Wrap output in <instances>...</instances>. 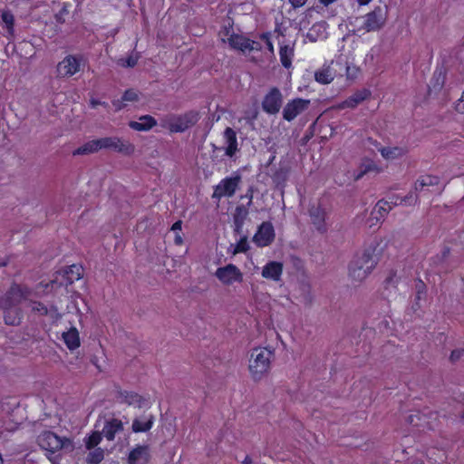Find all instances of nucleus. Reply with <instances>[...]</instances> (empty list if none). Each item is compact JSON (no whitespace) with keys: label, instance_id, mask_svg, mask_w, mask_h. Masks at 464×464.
Returning a JSON list of instances; mask_svg holds the SVG:
<instances>
[{"label":"nucleus","instance_id":"1","mask_svg":"<svg viewBox=\"0 0 464 464\" xmlns=\"http://www.w3.org/2000/svg\"><path fill=\"white\" fill-rule=\"evenodd\" d=\"M102 149L110 150L123 155H131L135 147L130 141L118 137H105L90 140L73 150L75 155H87L99 151Z\"/></svg>","mask_w":464,"mask_h":464},{"label":"nucleus","instance_id":"2","mask_svg":"<svg viewBox=\"0 0 464 464\" xmlns=\"http://www.w3.org/2000/svg\"><path fill=\"white\" fill-rule=\"evenodd\" d=\"M380 243L374 240L367 246L361 256H356L349 266L350 276L358 281H362L374 269L378 263L377 248Z\"/></svg>","mask_w":464,"mask_h":464},{"label":"nucleus","instance_id":"3","mask_svg":"<svg viewBox=\"0 0 464 464\" xmlns=\"http://www.w3.org/2000/svg\"><path fill=\"white\" fill-rule=\"evenodd\" d=\"M274 357V351L267 347H257L252 350L249 372L254 380H260L264 374L269 372Z\"/></svg>","mask_w":464,"mask_h":464},{"label":"nucleus","instance_id":"4","mask_svg":"<svg viewBox=\"0 0 464 464\" xmlns=\"http://www.w3.org/2000/svg\"><path fill=\"white\" fill-rule=\"evenodd\" d=\"M32 295V289L27 285L13 283L6 293L0 297V308L17 306Z\"/></svg>","mask_w":464,"mask_h":464},{"label":"nucleus","instance_id":"5","mask_svg":"<svg viewBox=\"0 0 464 464\" xmlns=\"http://www.w3.org/2000/svg\"><path fill=\"white\" fill-rule=\"evenodd\" d=\"M86 61L81 54H68L58 63L57 75L69 78L79 72L85 65Z\"/></svg>","mask_w":464,"mask_h":464},{"label":"nucleus","instance_id":"6","mask_svg":"<svg viewBox=\"0 0 464 464\" xmlns=\"http://www.w3.org/2000/svg\"><path fill=\"white\" fill-rule=\"evenodd\" d=\"M240 183L241 176L238 173L222 179L214 187L212 198L219 200L222 198H232L239 188Z\"/></svg>","mask_w":464,"mask_h":464},{"label":"nucleus","instance_id":"7","mask_svg":"<svg viewBox=\"0 0 464 464\" xmlns=\"http://www.w3.org/2000/svg\"><path fill=\"white\" fill-rule=\"evenodd\" d=\"M387 16L388 10L386 6H375L372 11L365 14L362 29L366 32L379 31L384 26Z\"/></svg>","mask_w":464,"mask_h":464},{"label":"nucleus","instance_id":"8","mask_svg":"<svg viewBox=\"0 0 464 464\" xmlns=\"http://www.w3.org/2000/svg\"><path fill=\"white\" fill-rule=\"evenodd\" d=\"M39 445L44 450L55 453L71 445V440L62 438L53 431H45L39 437Z\"/></svg>","mask_w":464,"mask_h":464},{"label":"nucleus","instance_id":"9","mask_svg":"<svg viewBox=\"0 0 464 464\" xmlns=\"http://www.w3.org/2000/svg\"><path fill=\"white\" fill-rule=\"evenodd\" d=\"M262 110L269 115H276L283 105V95L277 87H272L264 96Z\"/></svg>","mask_w":464,"mask_h":464},{"label":"nucleus","instance_id":"10","mask_svg":"<svg viewBox=\"0 0 464 464\" xmlns=\"http://www.w3.org/2000/svg\"><path fill=\"white\" fill-rule=\"evenodd\" d=\"M215 276L225 285L243 282V273L234 264L218 267L215 272Z\"/></svg>","mask_w":464,"mask_h":464},{"label":"nucleus","instance_id":"11","mask_svg":"<svg viewBox=\"0 0 464 464\" xmlns=\"http://www.w3.org/2000/svg\"><path fill=\"white\" fill-rule=\"evenodd\" d=\"M367 145L373 146L374 149L381 153L382 157L387 160L401 158L408 151L407 149L403 147H384L372 138L367 140Z\"/></svg>","mask_w":464,"mask_h":464},{"label":"nucleus","instance_id":"12","mask_svg":"<svg viewBox=\"0 0 464 464\" xmlns=\"http://www.w3.org/2000/svg\"><path fill=\"white\" fill-rule=\"evenodd\" d=\"M275 229L271 222H263L256 233L255 234L253 240L257 246L264 247L272 244L275 239Z\"/></svg>","mask_w":464,"mask_h":464},{"label":"nucleus","instance_id":"13","mask_svg":"<svg viewBox=\"0 0 464 464\" xmlns=\"http://www.w3.org/2000/svg\"><path fill=\"white\" fill-rule=\"evenodd\" d=\"M308 214L311 223L314 225L315 229L321 234L325 233L327 231V225L325 222L327 212L325 208L320 204L312 205L308 209Z\"/></svg>","mask_w":464,"mask_h":464},{"label":"nucleus","instance_id":"14","mask_svg":"<svg viewBox=\"0 0 464 464\" xmlns=\"http://www.w3.org/2000/svg\"><path fill=\"white\" fill-rule=\"evenodd\" d=\"M310 101L303 98L290 100L284 108L282 116H298L308 109Z\"/></svg>","mask_w":464,"mask_h":464},{"label":"nucleus","instance_id":"15","mask_svg":"<svg viewBox=\"0 0 464 464\" xmlns=\"http://www.w3.org/2000/svg\"><path fill=\"white\" fill-rule=\"evenodd\" d=\"M150 459L148 445H137L128 456V464H148Z\"/></svg>","mask_w":464,"mask_h":464},{"label":"nucleus","instance_id":"16","mask_svg":"<svg viewBox=\"0 0 464 464\" xmlns=\"http://www.w3.org/2000/svg\"><path fill=\"white\" fill-rule=\"evenodd\" d=\"M284 266L278 261H269L262 269V276L266 279L278 282L281 280Z\"/></svg>","mask_w":464,"mask_h":464},{"label":"nucleus","instance_id":"17","mask_svg":"<svg viewBox=\"0 0 464 464\" xmlns=\"http://www.w3.org/2000/svg\"><path fill=\"white\" fill-rule=\"evenodd\" d=\"M224 138L226 140L225 154L229 158H233L238 151V143L236 131L227 127L224 131Z\"/></svg>","mask_w":464,"mask_h":464},{"label":"nucleus","instance_id":"18","mask_svg":"<svg viewBox=\"0 0 464 464\" xmlns=\"http://www.w3.org/2000/svg\"><path fill=\"white\" fill-rule=\"evenodd\" d=\"M123 430V423L121 420L112 418L104 424L102 433L107 440L112 441L117 433Z\"/></svg>","mask_w":464,"mask_h":464},{"label":"nucleus","instance_id":"19","mask_svg":"<svg viewBox=\"0 0 464 464\" xmlns=\"http://www.w3.org/2000/svg\"><path fill=\"white\" fill-rule=\"evenodd\" d=\"M390 210L391 209L389 207H387V202L385 199L379 200L371 213L370 227L382 222L383 218L388 215Z\"/></svg>","mask_w":464,"mask_h":464},{"label":"nucleus","instance_id":"20","mask_svg":"<svg viewBox=\"0 0 464 464\" xmlns=\"http://www.w3.org/2000/svg\"><path fill=\"white\" fill-rule=\"evenodd\" d=\"M116 398L120 403H125L137 407H141L143 401L142 396H140L139 393L123 390L118 391Z\"/></svg>","mask_w":464,"mask_h":464},{"label":"nucleus","instance_id":"21","mask_svg":"<svg viewBox=\"0 0 464 464\" xmlns=\"http://www.w3.org/2000/svg\"><path fill=\"white\" fill-rule=\"evenodd\" d=\"M62 339L70 351L78 349L81 345L79 331L72 326L68 331L62 334Z\"/></svg>","mask_w":464,"mask_h":464},{"label":"nucleus","instance_id":"22","mask_svg":"<svg viewBox=\"0 0 464 464\" xmlns=\"http://www.w3.org/2000/svg\"><path fill=\"white\" fill-rule=\"evenodd\" d=\"M4 311V321L7 325H19L23 319L22 310L17 306H8L1 308Z\"/></svg>","mask_w":464,"mask_h":464},{"label":"nucleus","instance_id":"23","mask_svg":"<svg viewBox=\"0 0 464 464\" xmlns=\"http://www.w3.org/2000/svg\"><path fill=\"white\" fill-rule=\"evenodd\" d=\"M153 424L154 417L152 415H143L132 420L131 430L134 433L147 432L151 430Z\"/></svg>","mask_w":464,"mask_h":464},{"label":"nucleus","instance_id":"24","mask_svg":"<svg viewBox=\"0 0 464 464\" xmlns=\"http://www.w3.org/2000/svg\"><path fill=\"white\" fill-rule=\"evenodd\" d=\"M417 199H418L417 195L411 192V193H409V195H407L405 197H401L399 195L392 194V196L389 197V198L386 200V202H387V207H389L390 209H392V207H394V206L413 205L414 203H416Z\"/></svg>","mask_w":464,"mask_h":464},{"label":"nucleus","instance_id":"25","mask_svg":"<svg viewBox=\"0 0 464 464\" xmlns=\"http://www.w3.org/2000/svg\"><path fill=\"white\" fill-rule=\"evenodd\" d=\"M335 77V71L330 65L324 64L320 69L315 71L314 79L321 84H328L333 82Z\"/></svg>","mask_w":464,"mask_h":464},{"label":"nucleus","instance_id":"26","mask_svg":"<svg viewBox=\"0 0 464 464\" xmlns=\"http://www.w3.org/2000/svg\"><path fill=\"white\" fill-rule=\"evenodd\" d=\"M83 275V267L80 265L73 264L64 270V277L66 285H72L75 281L81 279Z\"/></svg>","mask_w":464,"mask_h":464},{"label":"nucleus","instance_id":"27","mask_svg":"<svg viewBox=\"0 0 464 464\" xmlns=\"http://www.w3.org/2000/svg\"><path fill=\"white\" fill-rule=\"evenodd\" d=\"M379 171H380V169L372 160H365L360 165L357 172L354 173V179L358 180L368 173H371V172L378 173Z\"/></svg>","mask_w":464,"mask_h":464},{"label":"nucleus","instance_id":"28","mask_svg":"<svg viewBox=\"0 0 464 464\" xmlns=\"http://www.w3.org/2000/svg\"><path fill=\"white\" fill-rule=\"evenodd\" d=\"M227 43L233 49L247 52L249 38L235 34L227 38Z\"/></svg>","mask_w":464,"mask_h":464},{"label":"nucleus","instance_id":"29","mask_svg":"<svg viewBox=\"0 0 464 464\" xmlns=\"http://www.w3.org/2000/svg\"><path fill=\"white\" fill-rule=\"evenodd\" d=\"M139 99V92L134 89H128L124 92L121 100L112 102L116 111L121 110L125 105L126 102H136Z\"/></svg>","mask_w":464,"mask_h":464},{"label":"nucleus","instance_id":"30","mask_svg":"<svg viewBox=\"0 0 464 464\" xmlns=\"http://www.w3.org/2000/svg\"><path fill=\"white\" fill-rule=\"evenodd\" d=\"M279 57L282 65L289 69L292 66V60L294 57V49L289 45H282L279 49Z\"/></svg>","mask_w":464,"mask_h":464},{"label":"nucleus","instance_id":"31","mask_svg":"<svg viewBox=\"0 0 464 464\" xmlns=\"http://www.w3.org/2000/svg\"><path fill=\"white\" fill-rule=\"evenodd\" d=\"M446 75L441 70H436L430 80L429 89L430 91L439 92L440 91L445 83Z\"/></svg>","mask_w":464,"mask_h":464},{"label":"nucleus","instance_id":"32","mask_svg":"<svg viewBox=\"0 0 464 464\" xmlns=\"http://www.w3.org/2000/svg\"><path fill=\"white\" fill-rule=\"evenodd\" d=\"M1 20L5 24V28L9 37L14 34V16L9 10H5L1 14Z\"/></svg>","mask_w":464,"mask_h":464},{"label":"nucleus","instance_id":"33","mask_svg":"<svg viewBox=\"0 0 464 464\" xmlns=\"http://www.w3.org/2000/svg\"><path fill=\"white\" fill-rule=\"evenodd\" d=\"M143 122L130 121L129 125L131 129L138 131H147L157 124L155 118H139Z\"/></svg>","mask_w":464,"mask_h":464},{"label":"nucleus","instance_id":"34","mask_svg":"<svg viewBox=\"0 0 464 464\" xmlns=\"http://www.w3.org/2000/svg\"><path fill=\"white\" fill-rule=\"evenodd\" d=\"M439 183V178L432 175H423L420 177L415 182V190H420L424 187L435 186Z\"/></svg>","mask_w":464,"mask_h":464},{"label":"nucleus","instance_id":"35","mask_svg":"<svg viewBox=\"0 0 464 464\" xmlns=\"http://www.w3.org/2000/svg\"><path fill=\"white\" fill-rule=\"evenodd\" d=\"M248 215L247 208L241 205L237 206L235 210L234 221L237 228H240L246 216Z\"/></svg>","mask_w":464,"mask_h":464},{"label":"nucleus","instance_id":"36","mask_svg":"<svg viewBox=\"0 0 464 464\" xmlns=\"http://www.w3.org/2000/svg\"><path fill=\"white\" fill-rule=\"evenodd\" d=\"M104 459V452L101 448L94 449L89 452L87 461L89 464H99Z\"/></svg>","mask_w":464,"mask_h":464},{"label":"nucleus","instance_id":"37","mask_svg":"<svg viewBox=\"0 0 464 464\" xmlns=\"http://www.w3.org/2000/svg\"><path fill=\"white\" fill-rule=\"evenodd\" d=\"M250 246L247 241V237L243 236L236 244L234 249L231 251L233 256H236L239 253H246L249 250Z\"/></svg>","mask_w":464,"mask_h":464},{"label":"nucleus","instance_id":"38","mask_svg":"<svg viewBox=\"0 0 464 464\" xmlns=\"http://www.w3.org/2000/svg\"><path fill=\"white\" fill-rule=\"evenodd\" d=\"M31 311L34 314H36L40 316H46L48 307L40 301H31L30 302Z\"/></svg>","mask_w":464,"mask_h":464},{"label":"nucleus","instance_id":"39","mask_svg":"<svg viewBox=\"0 0 464 464\" xmlns=\"http://www.w3.org/2000/svg\"><path fill=\"white\" fill-rule=\"evenodd\" d=\"M399 282V278L397 277L396 271H390L389 276L383 282V285L385 290H389L390 288L396 289Z\"/></svg>","mask_w":464,"mask_h":464},{"label":"nucleus","instance_id":"40","mask_svg":"<svg viewBox=\"0 0 464 464\" xmlns=\"http://www.w3.org/2000/svg\"><path fill=\"white\" fill-rule=\"evenodd\" d=\"M364 100V96H362L361 93H355L354 95L349 97L346 99L343 103L342 107H347V108H353L357 106L361 102Z\"/></svg>","mask_w":464,"mask_h":464},{"label":"nucleus","instance_id":"41","mask_svg":"<svg viewBox=\"0 0 464 464\" xmlns=\"http://www.w3.org/2000/svg\"><path fill=\"white\" fill-rule=\"evenodd\" d=\"M101 433L95 431L87 438L85 441V446L88 450L94 449L101 442Z\"/></svg>","mask_w":464,"mask_h":464},{"label":"nucleus","instance_id":"42","mask_svg":"<svg viewBox=\"0 0 464 464\" xmlns=\"http://www.w3.org/2000/svg\"><path fill=\"white\" fill-rule=\"evenodd\" d=\"M47 315L51 320V323L56 324L61 319L63 314L58 311V308L55 305H51L48 307Z\"/></svg>","mask_w":464,"mask_h":464},{"label":"nucleus","instance_id":"43","mask_svg":"<svg viewBox=\"0 0 464 464\" xmlns=\"http://www.w3.org/2000/svg\"><path fill=\"white\" fill-rule=\"evenodd\" d=\"M219 34L222 36L223 42H227V38L230 35L235 34L233 32V24L225 25L219 32Z\"/></svg>","mask_w":464,"mask_h":464},{"label":"nucleus","instance_id":"44","mask_svg":"<svg viewBox=\"0 0 464 464\" xmlns=\"http://www.w3.org/2000/svg\"><path fill=\"white\" fill-rule=\"evenodd\" d=\"M259 38L265 42L266 45V48L268 49V51L270 53H274V44H273V42L271 40V37H270V33L268 32H266V33H262L260 35H259Z\"/></svg>","mask_w":464,"mask_h":464},{"label":"nucleus","instance_id":"45","mask_svg":"<svg viewBox=\"0 0 464 464\" xmlns=\"http://www.w3.org/2000/svg\"><path fill=\"white\" fill-rule=\"evenodd\" d=\"M359 72H360V70L358 67L350 66V65L346 64L345 74H346L347 79H350V80L355 79L357 77Z\"/></svg>","mask_w":464,"mask_h":464},{"label":"nucleus","instance_id":"46","mask_svg":"<svg viewBox=\"0 0 464 464\" xmlns=\"http://www.w3.org/2000/svg\"><path fill=\"white\" fill-rule=\"evenodd\" d=\"M139 58H140V55L138 53L130 54L126 58V60L124 61L122 65L126 66V67L132 68L137 64Z\"/></svg>","mask_w":464,"mask_h":464},{"label":"nucleus","instance_id":"47","mask_svg":"<svg viewBox=\"0 0 464 464\" xmlns=\"http://www.w3.org/2000/svg\"><path fill=\"white\" fill-rule=\"evenodd\" d=\"M463 354H464V349H455V350H453L451 352L450 356V360L452 362H455L458 360H459L462 357Z\"/></svg>","mask_w":464,"mask_h":464},{"label":"nucleus","instance_id":"48","mask_svg":"<svg viewBox=\"0 0 464 464\" xmlns=\"http://www.w3.org/2000/svg\"><path fill=\"white\" fill-rule=\"evenodd\" d=\"M247 45H248L247 52L262 50L261 44L259 42H256V41H254L251 39H249V44H247Z\"/></svg>","mask_w":464,"mask_h":464},{"label":"nucleus","instance_id":"49","mask_svg":"<svg viewBox=\"0 0 464 464\" xmlns=\"http://www.w3.org/2000/svg\"><path fill=\"white\" fill-rule=\"evenodd\" d=\"M294 9H297L305 5L307 0H288Z\"/></svg>","mask_w":464,"mask_h":464},{"label":"nucleus","instance_id":"50","mask_svg":"<svg viewBox=\"0 0 464 464\" xmlns=\"http://www.w3.org/2000/svg\"><path fill=\"white\" fill-rule=\"evenodd\" d=\"M455 110L457 112L460 114H464V98L460 97L456 104H455Z\"/></svg>","mask_w":464,"mask_h":464},{"label":"nucleus","instance_id":"51","mask_svg":"<svg viewBox=\"0 0 464 464\" xmlns=\"http://www.w3.org/2000/svg\"><path fill=\"white\" fill-rule=\"evenodd\" d=\"M242 198H246L248 199L247 205L250 206L252 204V201H253V188H249L247 189L246 195L243 196Z\"/></svg>","mask_w":464,"mask_h":464},{"label":"nucleus","instance_id":"52","mask_svg":"<svg viewBox=\"0 0 464 464\" xmlns=\"http://www.w3.org/2000/svg\"><path fill=\"white\" fill-rule=\"evenodd\" d=\"M181 227H182V221L178 220V221L174 222L173 225L171 226V230L172 231L181 230Z\"/></svg>","mask_w":464,"mask_h":464},{"label":"nucleus","instance_id":"53","mask_svg":"<svg viewBox=\"0 0 464 464\" xmlns=\"http://www.w3.org/2000/svg\"><path fill=\"white\" fill-rule=\"evenodd\" d=\"M187 127H188V126H184V127H182L181 125L172 124V125H171V130H172V131H175V132H180V131L185 130V129H186Z\"/></svg>","mask_w":464,"mask_h":464},{"label":"nucleus","instance_id":"54","mask_svg":"<svg viewBox=\"0 0 464 464\" xmlns=\"http://www.w3.org/2000/svg\"><path fill=\"white\" fill-rule=\"evenodd\" d=\"M322 5L324 6H328L329 5L333 4L336 0H319Z\"/></svg>","mask_w":464,"mask_h":464},{"label":"nucleus","instance_id":"55","mask_svg":"<svg viewBox=\"0 0 464 464\" xmlns=\"http://www.w3.org/2000/svg\"><path fill=\"white\" fill-rule=\"evenodd\" d=\"M243 464H252L251 457L246 455L243 460Z\"/></svg>","mask_w":464,"mask_h":464},{"label":"nucleus","instance_id":"56","mask_svg":"<svg viewBox=\"0 0 464 464\" xmlns=\"http://www.w3.org/2000/svg\"><path fill=\"white\" fill-rule=\"evenodd\" d=\"M182 242H183V240H182L181 236L177 235V236L175 237V243H176V245H181V244H182Z\"/></svg>","mask_w":464,"mask_h":464},{"label":"nucleus","instance_id":"57","mask_svg":"<svg viewBox=\"0 0 464 464\" xmlns=\"http://www.w3.org/2000/svg\"><path fill=\"white\" fill-rule=\"evenodd\" d=\"M372 0H357L358 4L360 5H368Z\"/></svg>","mask_w":464,"mask_h":464},{"label":"nucleus","instance_id":"58","mask_svg":"<svg viewBox=\"0 0 464 464\" xmlns=\"http://www.w3.org/2000/svg\"><path fill=\"white\" fill-rule=\"evenodd\" d=\"M188 123L195 124L198 121V118H188Z\"/></svg>","mask_w":464,"mask_h":464},{"label":"nucleus","instance_id":"59","mask_svg":"<svg viewBox=\"0 0 464 464\" xmlns=\"http://www.w3.org/2000/svg\"><path fill=\"white\" fill-rule=\"evenodd\" d=\"M312 135H313V132H311L310 134H305L304 140H308L311 138Z\"/></svg>","mask_w":464,"mask_h":464},{"label":"nucleus","instance_id":"60","mask_svg":"<svg viewBox=\"0 0 464 464\" xmlns=\"http://www.w3.org/2000/svg\"><path fill=\"white\" fill-rule=\"evenodd\" d=\"M421 290L420 288L418 289V293H417V298L420 299V294H421Z\"/></svg>","mask_w":464,"mask_h":464},{"label":"nucleus","instance_id":"61","mask_svg":"<svg viewBox=\"0 0 464 464\" xmlns=\"http://www.w3.org/2000/svg\"><path fill=\"white\" fill-rule=\"evenodd\" d=\"M319 119H320L319 117H316V120L312 123L311 128H313L316 124V122Z\"/></svg>","mask_w":464,"mask_h":464},{"label":"nucleus","instance_id":"62","mask_svg":"<svg viewBox=\"0 0 464 464\" xmlns=\"http://www.w3.org/2000/svg\"><path fill=\"white\" fill-rule=\"evenodd\" d=\"M420 286H421V288H422V289H424V288H425V285H424V283H423L421 280H420Z\"/></svg>","mask_w":464,"mask_h":464},{"label":"nucleus","instance_id":"63","mask_svg":"<svg viewBox=\"0 0 464 464\" xmlns=\"http://www.w3.org/2000/svg\"><path fill=\"white\" fill-rule=\"evenodd\" d=\"M92 103L93 106H96L97 104H99V102L94 101V100L92 101Z\"/></svg>","mask_w":464,"mask_h":464},{"label":"nucleus","instance_id":"64","mask_svg":"<svg viewBox=\"0 0 464 464\" xmlns=\"http://www.w3.org/2000/svg\"><path fill=\"white\" fill-rule=\"evenodd\" d=\"M286 121H291L292 120H294L295 118H285Z\"/></svg>","mask_w":464,"mask_h":464}]
</instances>
